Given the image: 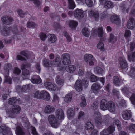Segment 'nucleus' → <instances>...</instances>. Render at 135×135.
Returning <instances> with one entry per match:
<instances>
[{"label":"nucleus","instance_id":"1","mask_svg":"<svg viewBox=\"0 0 135 135\" xmlns=\"http://www.w3.org/2000/svg\"><path fill=\"white\" fill-rule=\"evenodd\" d=\"M20 109V108L18 105H15L11 107L10 109H7L6 113L10 117L14 118L19 113Z\"/></svg>","mask_w":135,"mask_h":135},{"label":"nucleus","instance_id":"2","mask_svg":"<svg viewBox=\"0 0 135 135\" xmlns=\"http://www.w3.org/2000/svg\"><path fill=\"white\" fill-rule=\"evenodd\" d=\"M57 118L54 115H50L48 117L49 124L53 127L57 128L60 125V123Z\"/></svg>","mask_w":135,"mask_h":135},{"label":"nucleus","instance_id":"3","mask_svg":"<svg viewBox=\"0 0 135 135\" xmlns=\"http://www.w3.org/2000/svg\"><path fill=\"white\" fill-rule=\"evenodd\" d=\"M93 117L95 123L97 124L100 125L103 123L102 116L100 113L98 112H95L94 113Z\"/></svg>","mask_w":135,"mask_h":135},{"label":"nucleus","instance_id":"4","mask_svg":"<svg viewBox=\"0 0 135 135\" xmlns=\"http://www.w3.org/2000/svg\"><path fill=\"white\" fill-rule=\"evenodd\" d=\"M119 61L120 67L123 71H125L124 72H126L128 70V64L125 58L124 57H120Z\"/></svg>","mask_w":135,"mask_h":135},{"label":"nucleus","instance_id":"5","mask_svg":"<svg viewBox=\"0 0 135 135\" xmlns=\"http://www.w3.org/2000/svg\"><path fill=\"white\" fill-rule=\"evenodd\" d=\"M61 59L64 65H68L70 64L71 61L69 54L66 53L63 54L62 55Z\"/></svg>","mask_w":135,"mask_h":135},{"label":"nucleus","instance_id":"6","mask_svg":"<svg viewBox=\"0 0 135 135\" xmlns=\"http://www.w3.org/2000/svg\"><path fill=\"white\" fill-rule=\"evenodd\" d=\"M0 133L3 135H13L10 129L6 126L0 127Z\"/></svg>","mask_w":135,"mask_h":135},{"label":"nucleus","instance_id":"7","mask_svg":"<svg viewBox=\"0 0 135 135\" xmlns=\"http://www.w3.org/2000/svg\"><path fill=\"white\" fill-rule=\"evenodd\" d=\"M102 87L100 83L96 82L93 83L92 85L91 90L94 93H97Z\"/></svg>","mask_w":135,"mask_h":135},{"label":"nucleus","instance_id":"8","mask_svg":"<svg viewBox=\"0 0 135 135\" xmlns=\"http://www.w3.org/2000/svg\"><path fill=\"white\" fill-rule=\"evenodd\" d=\"M74 15V17L76 18L81 19L84 17L85 13L82 10L77 9L75 10Z\"/></svg>","mask_w":135,"mask_h":135},{"label":"nucleus","instance_id":"9","mask_svg":"<svg viewBox=\"0 0 135 135\" xmlns=\"http://www.w3.org/2000/svg\"><path fill=\"white\" fill-rule=\"evenodd\" d=\"M92 34L94 35H98L100 37H102L104 32L102 27L99 28L98 29H93L92 31Z\"/></svg>","mask_w":135,"mask_h":135},{"label":"nucleus","instance_id":"10","mask_svg":"<svg viewBox=\"0 0 135 135\" xmlns=\"http://www.w3.org/2000/svg\"><path fill=\"white\" fill-rule=\"evenodd\" d=\"M88 14L89 17L94 18L96 20L98 19L99 13L98 11L91 10L88 11Z\"/></svg>","mask_w":135,"mask_h":135},{"label":"nucleus","instance_id":"11","mask_svg":"<svg viewBox=\"0 0 135 135\" xmlns=\"http://www.w3.org/2000/svg\"><path fill=\"white\" fill-rule=\"evenodd\" d=\"M55 115L58 119L63 120L64 118V113L63 110L61 109H57L55 111Z\"/></svg>","mask_w":135,"mask_h":135},{"label":"nucleus","instance_id":"12","mask_svg":"<svg viewBox=\"0 0 135 135\" xmlns=\"http://www.w3.org/2000/svg\"><path fill=\"white\" fill-rule=\"evenodd\" d=\"M109 101L105 99H102L100 102V108L102 110L105 111L107 110Z\"/></svg>","mask_w":135,"mask_h":135},{"label":"nucleus","instance_id":"13","mask_svg":"<svg viewBox=\"0 0 135 135\" xmlns=\"http://www.w3.org/2000/svg\"><path fill=\"white\" fill-rule=\"evenodd\" d=\"M3 22L6 25H9L11 23V22L13 21V18L10 16H6L3 17L1 18Z\"/></svg>","mask_w":135,"mask_h":135},{"label":"nucleus","instance_id":"14","mask_svg":"<svg viewBox=\"0 0 135 135\" xmlns=\"http://www.w3.org/2000/svg\"><path fill=\"white\" fill-rule=\"evenodd\" d=\"M126 26L127 28L130 29H133L135 27V20L133 18H131L127 22Z\"/></svg>","mask_w":135,"mask_h":135},{"label":"nucleus","instance_id":"15","mask_svg":"<svg viewBox=\"0 0 135 135\" xmlns=\"http://www.w3.org/2000/svg\"><path fill=\"white\" fill-rule=\"evenodd\" d=\"M107 110L111 112H115L116 109V106L115 103L112 101H109Z\"/></svg>","mask_w":135,"mask_h":135},{"label":"nucleus","instance_id":"16","mask_svg":"<svg viewBox=\"0 0 135 135\" xmlns=\"http://www.w3.org/2000/svg\"><path fill=\"white\" fill-rule=\"evenodd\" d=\"M50 62L51 65L54 67L59 66L61 63L60 57L59 56H57L54 60Z\"/></svg>","mask_w":135,"mask_h":135},{"label":"nucleus","instance_id":"17","mask_svg":"<svg viewBox=\"0 0 135 135\" xmlns=\"http://www.w3.org/2000/svg\"><path fill=\"white\" fill-rule=\"evenodd\" d=\"M45 86L48 88L50 90L54 91L56 88V84H52L50 82H45L44 83Z\"/></svg>","mask_w":135,"mask_h":135},{"label":"nucleus","instance_id":"18","mask_svg":"<svg viewBox=\"0 0 135 135\" xmlns=\"http://www.w3.org/2000/svg\"><path fill=\"white\" fill-rule=\"evenodd\" d=\"M82 81L78 80L76 82L74 87L76 90L78 92L81 91L82 90Z\"/></svg>","mask_w":135,"mask_h":135},{"label":"nucleus","instance_id":"19","mask_svg":"<svg viewBox=\"0 0 135 135\" xmlns=\"http://www.w3.org/2000/svg\"><path fill=\"white\" fill-rule=\"evenodd\" d=\"M30 85H23L21 87L20 86H18L16 89L17 92H26L28 90Z\"/></svg>","mask_w":135,"mask_h":135},{"label":"nucleus","instance_id":"20","mask_svg":"<svg viewBox=\"0 0 135 135\" xmlns=\"http://www.w3.org/2000/svg\"><path fill=\"white\" fill-rule=\"evenodd\" d=\"M31 81L33 84H38L41 83L42 80L38 75L35 76L31 79Z\"/></svg>","mask_w":135,"mask_h":135},{"label":"nucleus","instance_id":"21","mask_svg":"<svg viewBox=\"0 0 135 135\" xmlns=\"http://www.w3.org/2000/svg\"><path fill=\"white\" fill-rule=\"evenodd\" d=\"M122 115L123 119L126 120L129 119L131 117V114L130 112L127 110L123 111Z\"/></svg>","mask_w":135,"mask_h":135},{"label":"nucleus","instance_id":"22","mask_svg":"<svg viewBox=\"0 0 135 135\" xmlns=\"http://www.w3.org/2000/svg\"><path fill=\"white\" fill-rule=\"evenodd\" d=\"M55 110V108L53 107L48 105L45 107L44 112L46 114H50L53 112Z\"/></svg>","mask_w":135,"mask_h":135},{"label":"nucleus","instance_id":"23","mask_svg":"<svg viewBox=\"0 0 135 135\" xmlns=\"http://www.w3.org/2000/svg\"><path fill=\"white\" fill-rule=\"evenodd\" d=\"M110 20L112 23L115 24H118L120 22L119 17L116 15L112 16L110 18Z\"/></svg>","mask_w":135,"mask_h":135},{"label":"nucleus","instance_id":"24","mask_svg":"<svg viewBox=\"0 0 135 135\" xmlns=\"http://www.w3.org/2000/svg\"><path fill=\"white\" fill-rule=\"evenodd\" d=\"M78 25L77 22L75 21L71 20L69 21V26L72 29L75 30Z\"/></svg>","mask_w":135,"mask_h":135},{"label":"nucleus","instance_id":"25","mask_svg":"<svg viewBox=\"0 0 135 135\" xmlns=\"http://www.w3.org/2000/svg\"><path fill=\"white\" fill-rule=\"evenodd\" d=\"M65 69L67 72L72 73L75 71L76 70V67L74 65H70L66 66L65 67Z\"/></svg>","mask_w":135,"mask_h":135},{"label":"nucleus","instance_id":"26","mask_svg":"<svg viewBox=\"0 0 135 135\" xmlns=\"http://www.w3.org/2000/svg\"><path fill=\"white\" fill-rule=\"evenodd\" d=\"M75 114V112L72 108H69L67 112V115L68 118L70 119Z\"/></svg>","mask_w":135,"mask_h":135},{"label":"nucleus","instance_id":"27","mask_svg":"<svg viewBox=\"0 0 135 135\" xmlns=\"http://www.w3.org/2000/svg\"><path fill=\"white\" fill-rule=\"evenodd\" d=\"M47 37L48 41L51 43H54L56 40V36L53 34H49Z\"/></svg>","mask_w":135,"mask_h":135},{"label":"nucleus","instance_id":"28","mask_svg":"<svg viewBox=\"0 0 135 135\" xmlns=\"http://www.w3.org/2000/svg\"><path fill=\"white\" fill-rule=\"evenodd\" d=\"M56 81L57 85L60 86H62L64 83V80L60 77L59 76H56Z\"/></svg>","mask_w":135,"mask_h":135},{"label":"nucleus","instance_id":"29","mask_svg":"<svg viewBox=\"0 0 135 135\" xmlns=\"http://www.w3.org/2000/svg\"><path fill=\"white\" fill-rule=\"evenodd\" d=\"M83 34L86 37H89L90 34V31L87 28H84L82 30Z\"/></svg>","mask_w":135,"mask_h":135},{"label":"nucleus","instance_id":"30","mask_svg":"<svg viewBox=\"0 0 135 135\" xmlns=\"http://www.w3.org/2000/svg\"><path fill=\"white\" fill-rule=\"evenodd\" d=\"M2 31V34L5 36L9 35L10 32V29L7 27H4Z\"/></svg>","mask_w":135,"mask_h":135},{"label":"nucleus","instance_id":"31","mask_svg":"<svg viewBox=\"0 0 135 135\" xmlns=\"http://www.w3.org/2000/svg\"><path fill=\"white\" fill-rule=\"evenodd\" d=\"M126 102L123 99H122L118 102V106L120 107H125L127 106Z\"/></svg>","mask_w":135,"mask_h":135},{"label":"nucleus","instance_id":"32","mask_svg":"<svg viewBox=\"0 0 135 135\" xmlns=\"http://www.w3.org/2000/svg\"><path fill=\"white\" fill-rule=\"evenodd\" d=\"M113 82L114 84L116 86H120L119 83L121 81L120 79H119L118 76H114L113 78Z\"/></svg>","mask_w":135,"mask_h":135},{"label":"nucleus","instance_id":"33","mask_svg":"<svg viewBox=\"0 0 135 135\" xmlns=\"http://www.w3.org/2000/svg\"><path fill=\"white\" fill-rule=\"evenodd\" d=\"M114 6L113 3L111 1H107L105 3L104 7L107 9L113 8Z\"/></svg>","mask_w":135,"mask_h":135},{"label":"nucleus","instance_id":"34","mask_svg":"<svg viewBox=\"0 0 135 135\" xmlns=\"http://www.w3.org/2000/svg\"><path fill=\"white\" fill-rule=\"evenodd\" d=\"M72 99V94L71 93L66 94L64 98L65 101L67 103L70 102Z\"/></svg>","mask_w":135,"mask_h":135},{"label":"nucleus","instance_id":"35","mask_svg":"<svg viewBox=\"0 0 135 135\" xmlns=\"http://www.w3.org/2000/svg\"><path fill=\"white\" fill-rule=\"evenodd\" d=\"M121 90L125 94H128L131 92V89L130 88L126 87L122 88Z\"/></svg>","mask_w":135,"mask_h":135},{"label":"nucleus","instance_id":"36","mask_svg":"<svg viewBox=\"0 0 135 135\" xmlns=\"http://www.w3.org/2000/svg\"><path fill=\"white\" fill-rule=\"evenodd\" d=\"M94 70L95 73L99 75H102L104 73L103 70L99 67H97L95 68Z\"/></svg>","mask_w":135,"mask_h":135},{"label":"nucleus","instance_id":"37","mask_svg":"<svg viewBox=\"0 0 135 135\" xmlns=\"http://www.w3.org/2000/svg\"><path fill=\"white\" fill-rule=\"evenodd\" d=\"M68 8L70 9H74L75 7V5L73 0H68Z\"/></svg>","mask_w":135,"mask_h":135},{"label":"nucleus","instance_id":"38","mask_svg":"<svg viewBox=\"0 0 135 135\" xmlns=\"http://www.w3.org/2000/svg\"><path fill=\"white\" fill-rule=\"evenodd\" d=\"M93 58V56L91 54H85L84 57V60L86 62H88Z\"/></svg>","mask_w":135,"mask_h":135},{"label":"nucleus","instance_id":"39","mask_svg":"<svg viewBox=\"0 0 135 135\" xmlns=\"http://www.w3.org/2000/svg\"><path fill=\"white\" fill-rule=\"evenodd\" d=\"M117 40V38L113 34H110L109 42L112 44L114 43Z\"/></svg>","mask_w":135,"mask_h":135},{"label":"nucleus","instance_id":"40","mask_svg":"<svg viewBox=\"0 0 135 135\" xmlns=\"http://www.w3.org/2000/svg\"><path fill=\"white\" fill-rule=\"evenodd\" d=\"M113 126L114 128V126L115 125L117 126L118 127V129L119 130H120L121 129V127L120 125V122L118 120L115 119L114 120L113 122Z\"/></svg>","mask_w":135,"mask_h":135},{"label":"nucleus","instance_id":"41","mask_svg":"<svg viewBox=\"0 0 135 135\" xmlns=\"http://www.w3.org/2000/svg\"><path fill=\"white\" fill-rule=\"evenodd\" d=\"M86 104L85 97L83 96L81 97V101L80 103V106L82 107H84L86 105Z\"/></svg>","mask_w":135,"mask_h":135},{"label":"nucleus","instance_id":"42","mask_svg":"<svg viewBox=\"0 0 135 135\" xmlns=\"http://www.w3.org/2000/svg\"><path fill=\"white\" fill-rule=\"evenodd\" d=\"M4 67V69H6V70L4 74H7V75H9V70L12 67V66L10 64L7 63L5 64Z\"/></svg>","mask_w":135,"mask_h":135},{"label":"nucleus","instance_id":"43","mask_svg":"<svg viewBox=\"0 0 135 135\" xmlns=\"http://www.w3.org/2000/svg\"><path fill=\"white\" fill-rule=\"evenodd\" d=\"M94 126L90 122H87L85 125V128L87 130H92L94 128Z\"/></svg>","mask_w":135,"mask_h":135},{"label":"nucleus","instance_id":"44","mask_svg":"<svg viewBox=\"0 0 135 135\" xmlns=\"http://www.w3.org/2000/svg\"><path fill=\"white\" fill-rule=\"evenodd\" d=\"M128 57L129 61L134 62L135 61V51L132 54H128Z\"/></svg>","mask_w":135,"mask_h":135},{"label":"nucleus","instance_id":"45","mask_svg":"<svg viewBox=\"0 0 135 135\" xmlns=\"http://www.w3.org/2000/svg\"><path fill=\"white\" fill-rule=\"evenodd\" d=\"M97 47L101 51H103L104 50V44L101 41L99 42L97 45Z\"/></svg>","mask_w":135,"mask_h":135},{"label":"nucleus","instance_id":"46","mask_svg":"<svg viewBox=\"0 0 135 135\" xmlns=\"http://www.w3.org/2000/svg\"><path fill=\"white\" fill-rule=\"evenodd\" d=\"M16 132L17 135H23L24 132L19 126H17L16 128Z\"/></svg>","mask_w":135,"mask_h":135},{"label":"nucleus","instance_id":"47","mask_svg":"<svg viewBox=\"0 0 135 135\" xmlns=\"http://www.w3.org/2000/svg\"><path fill=\"white\" fill-rule=\"evenodd\" d=\"M37 26V25L36 23L31 21L28 22L27 24V27L29 28H34Z\"/></svg>","mask_w":135,"mask_h":135},{"label":"nucleus","instance_id":"48","mask_svg":"<svg viewBox=\"0 0 135 135\" xmlns=\"http://www.w3.org/2000/svg\"><path fill=\"white\" fill-rule=\"evenodd\" d=\"M30 67L31 65L30 64L26 63L22 64L21 66V69L22 71H23L25 69L30 68Z\"/></svg>","mask_w":135,"mask_h":135},{"label":"nucleus","instance_id":"49","mask_svg":"<svg viewBox=\"0 0 135 135\" xmlns=\"http://www.w3.org/2000/svg\"><path fill=\"white\" fill-rule=\"evenodd\" d=\"M38 8H40L41 7V2L38 0H31Z\"/></svg>","mask_w":135,"mask_h":135},{"label":"nucleus","instance_id":"50","mask_svg":"<svg viewBox=\"0 0 135 135\" xmlns=\"http://www.w3.org/2000/svg\"><path fill=\"white\" fill-rule=\"evenodd\" d=\"M131 35V33L130 30H125L124 36L126 38H129L130 37Z\"/></svg>","mask_w":135,"mask_h":135},{"label":"nucleus","instance_id":"51","mask_svg":"<svg viewBox=\"0 0 135 135\" xmlns=\"http://www.w3.org/2000/svg\"><path fill=\"white\" fill-rule=\"evenodd\" d=\"M33 96L34 98L39 99L41 98V92H39L38 91H36L34 93Z\"/></svg>","mask_w":135,"mask_h":135},{"label":"nucleus","instance_id":"52","mask_svg":"<svg viewBox=\"0 0 135 135\" xmlns=\"http://www.w3.org/2000/svg\"><path fill=\"white\" fill-rule=\"evenodd\" d=\"M98 102L97 101H94L92 105V109L94 110H97L98 107Z\"/></svg>","mask_w":135,"mask_h":135},{"label":"nucleus","instance_id":"53","mask_svg":"<svg viewBox=\"0 0 135 135\" xmlns=\"http://www.w3.org/2000/svg\"><path fill=\"white\" fill-rule=\"evenodd\" d=\"M16 97H13L9 99L8 101L9 104H15L16 102Z\"/></svg>","mask_w":135,"mask_h":135},{"label":"nucleus","instance_id":"54","mask_svg":"<svg viewBox=\"0 0 135 135\" xmlns=\"http://www.w3.org/2000/svg\"><path fill=\"white\" fill-rule=\"evenodd\" d=\"M130 76L132 77L135 76V68L133 66H131L129 73Z\"/></svg>","mask_w":135,"mask_h":135},{"label":"nucleus","instance_id":"55","mask_svg":"<svg viewBox=\"0 0 135 135\" xmlns=\"http://www.w3.org/2000/svg\"><path fill=\"white\" fill-rule=\"evenodd\" d=\"M43 64L45 67H49L50 65L48 60L45 59L43 60Z\"/></svg>","mask_w":135,"mask_h":135},{"label":"nucleus","instance_id":"56","mask_svg":"<svg viewBox=\"0 0 135 135\" xmlns=\"http://www.w3.org/2000/svg\"><path fill=\"white\" fill-rule=\"evenodd\" d=\"M5 76V80L6 82L8 83L11 84V83L12 80L9 76L8 75H7V74H4Z\"/></svg>","mask_w":135,"mask_h":135},{"label":"nucleus","instance_id":"57","mask_svg":"<svg viewBox=\"0 0 135 135\" xmlns=\"http://www.w3.org/2000/svg\"><path fill=\"white\" fill-rule=\"evenodd\" d=\"M127 128L133 132L135 133V124H131L127 127Z\"/></svg>","mask_w":135,"mask_h":135},{"label":"nucleus","instance_id":"58","mask_svg":"<svg viewBox=\"0 0 135 135\" xmlns=\"http://www.w3.org/2000/svg\"><path fill=\"white\" fill-rule=\"evenodd\" d=\"M85 116L84 112L83 111H80L78 113V119H83L84 117Z\"/></svg>","mask_w":135,"mask_h":135},{"label":"nucleus","instance_id":"59","mask_svg":"<svg viewBox=\"0 0 135 135\" xmlns=\"http://www.w3.org/2000/svg\"><path fill=\"white\" fill-rule=\"evenodd\" d=\"M130 99L132 104L135 106V94H132L130 97Z\"/></svg>","mask_w":135,"mask_h":135},{"label":"nucleus","instance_id":"60","mask_svg":"<svg viewBox=\"0 0 135 135\" xmlns=\"http://www.w3.org/2000/svg\"><path fill=\"white\" fill-rule=\"evenodd\" d=\"M111 118L108 115H105L104 117V118L103 119V123H107L111 119Z\"/></svg>","mask_w":135,"mask_h":135},{"label":"nucleus","instance_id":"61","mask_svg":"<svg viewBox=\"0 0 135 135\" xmlns=\"http://www.w3.org/2000/svg\"><path fill=\"white\" fill-rule=\"evenodd\" d=\"M17 12L19 16L22 17H23L26 14V13L24 12L21 9L18 10Z\"/></svg>","mask_w":135,"mask_h":135},{"label":"nucleus","instance_id":"62","mask_svg":"<svg viewBox=\"0 0 135 135\" xmlns=\"http://www.w3.org/2000/svg\"><path fill=\"white\" fill-rule=\"evenodd\" d=\"M98 78L94 75H91L90 80L92 82H95L98 80Z\"/></svg>","mask_w":135,"mask_h":135},{"label":"nucleus","instance_id":"63","mask_svg":"<svg viewBox=\"0 0 135 135\" xmlns=\"http://www.w3.org/2000/svg\"><path fill=\"white\" fill-rule=\"evenodd\" d=\"M112 92L114 95H115L116 96L118 99L120 98V94L118 91L114 89L112 90Z\"/></svg>","mask_w":135,"mask_h":135},{"label":"nucleus","instance_id":"64","mask_svg":"<svg viewBox=\"0 0 135 135\" xmlns=\"http://www.w3.org/2000/svg\"><path fill=\"white\" fill-rule=\"evenodd\" d=\"M108 14L106 11H104L102 12L101 15V18L102 19H104L108 16Z\"/></svg>","mask_w":135,"mask_h":135}]
</instances>
